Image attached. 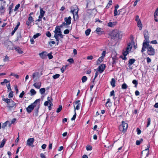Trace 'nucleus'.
I'll return each mask as SVG.
<instances>
[{
	"instance_id": "obj_14",
	"label": "nucleus",
	"mask_w": 158,
	"mask_h": 158,
	"mask_svg": "<svg viewBox=\"0 0 158 158\" xmlns=\"http://www.w3.org/2000/svg\"><path fill=\"white\" fill-rule=\"evenodd\" d=\"M5 11V7L1 5L0 7V13L1 14H3Z\"/></svg>"
},
{
	"instance_id": "obj_24",
	"label": "nucleus",
	"mask_w": 158,
	"mask_h": 158,
	"mask_svg": "<svg viewBox=\"0 0 158 158\" xmlns=\"http://www.w3.org/2000/svg\"><path fill=\"white\" fill-rule=\"evenodd\" d=\"M119 5H116L114 7V14L115 15H117L116 14L117 10V9L119 7Z\"/></svg>"
},
{
	"instance_id": "obj_47",
	"label": "nucleus",
	"mask_w": 158,
	"mask_h": 158,
	"mask_svg": "<svg viewBox=\"0 0 158 158\" xmlns=\"http://www.w3.org/2000/svg\"><path fill=\"white\" fill-rule=\"evenodd\" d=\"M92 149V147L90 145H88L86 147V149L87 151H90Z\"/></svg>"
},
{
	"instance_id": "obj_5",
	"label": "nucleus",
	"mask_w": 158,
	"mask_h": 158,
	"mask_svg": "<svg viewBox=\"0 0 158 158\" xmlns=\"http://www.w3.org/2000/svg\"><path fill=\"white\" fill-rule=\"evenodd\" d=\"M128 127V124L124 121L122 122V124L119 127V129L121 131L123 132H125L127 130Z\"/></svg>"
},
{
	"instance_id": "obj_54",
	"label": "nucleus",
	"mask_w": 158,
	"mask_h": 158,
	"mask_svg": "<svg viewBox=\"0 0 158 158\" xmlns=\"http://www.w3.org/2000/svg\"><path fill=\"white\" fill-rule=\"evenodd\" d=\"M46 36L48 37H50L51 36V33L49 31H48L46 32Z\"/></svg>"
},
{
	"instance_id": "obj_1",
	"label": "nucleus",
	"mask_w": 158,
	"mask_h": 158,
	"mask_svg": "<svg viewBox=\"0 0 158 158\" xmlns=\"http://www.w3.org/2000/svg\"><path fill=\"white\" fill-rule=\"evenodd\" d=\"M143 33L145 40H144L143 43V47L141 50V52H142L145 51L146 47L145 46V45L148 46V43H149V36L148 31L146 29L144 31Z\"/></svg>"
},
{
	"instance_id": "obj_38",
	"label": "nucleus",
	"mask_w": 158,
	"mask_h": 158,
	"mask_svg": "<svg viewBox=\"0 0 158 158\" xmlns=\"http://www.w3.org/2000/svg\"><path fill=\"white\" fill-rule=\"evenodd\" d=\"M127 84L124 83L122 85L121 88L122 89H125L127 88Z\"/></svg>"
},
{
	"instance_id": "obj_41",
	"label": "nucleus",
	"mask_w": 158,
	"mask_h": 158,
	"mask_svg": "<svg viewBox=\"0 0 158 158\" xmlns=\"http://www.w3.org/2000/svg\"><path fill=\"white\" fill-rule=\"evenodd\" d=\"M13 91H11L9 94V95H8V97L9 98H11L12 97H13V96H14V94H13Z\"/></svg>"
},
{
	"instance_id": "obj_12",
	"label": "nucleus",
	"mask_w": 158,
	"mask_h": 158,
	"mask_svg": "<svg viewBox=\"0 0 158 158\" xmlns=\"http://www.w3.org/2000/svg\"><path fill=\"white\" fill-rule=\"evenodd\" d=\"M39 73L38 72H36L32 74V78L33 79H35L34 80L35 82L36 81L37 78H39Z\"/></svg>"
},
{
	"instance_id": "obj_51",
	"label": "nucleus",
	"mask_w": 158,
	"mask_h": 158,
	"mask_svg": "<svg viewBox=\"0 0 158 158\" xmlns=\"http://www.w3.org/2000/svg\"><path fill=\"white\" fill-rule=\"evenodd\" d=\"M101 30H102L101 28H100V27H98L96 28V31L98 34H99V33H98L99 32H102L101 31Z\"/></svg>"
},
{
	"instance_id": "obj_10",
	"label": "nucleus",
	"mask_w": 158,
	"mask_h": 158,
	"mask_svg": "<svg viewBox=\"0 0 158 158\" xmlns=\"http://www.w3.org/2000/svg\"><path fill=\"white\" fill-rule=\"evenodd\" d=\"M47 52L45 51H43L41 53L39 54V55L43 59H45L47 58Z\"/></svg>"
},
{
	"instance_id": "obj_4",
	"label": "nucleus",
	"mask_w": 158,
	"mask_h": 158,
	"mask_svg": "<svg viewBox=\"0 0 158 158\" xmlns=\"http://www.w3.org/2000/svg\"><path fill=\"white\" fill-rule=\"evenodd\" d=\"M40 102V99H38L30 105H29L27 108V110L28 113H31L34 109V107L36 106L37 103H39Z\"/></svg>"
},
{
	"instance_id": "obj_6",
	"label": "nucleus",
	"mask_w": 158,
	"mask_h": 158,
	"mask_svg": "<svg viewBox=\"0 0 158 158\" xmlns=\"http://www.w3.org/2000/svg\"><path fill=\"white\" fill-rule=\"evenodd\" d=\"M146 47V48H147V53L148 55H154L155 54V51L154 49L152 47L151 45H150L148 43V46L145 45Z\"/></svg>"
},
{
	"instance_id": "obj_16",
	"label": "nucleus",
	"mask_w": 158,
	"mask_h": 158,
	"mask_svg": "<svg viewBox=\"0 0 158 158\" xmlns=\"http://www.w3.org/2000/svg\"><path fill=\"white\" fill-rule=\"evenodd\" d=\"M45 13V12L43 10V9L41 7H40V15L43 17Z\"/></svg>"
},
{
	"instance_id": "obj_29",
	"label": "nucleus",
	"mask_w": 158,
	"mask_h": 158,
	"mask_svg": "<svg viewBox=\"0 0 158 158\" xmlns=\"http://www.w3.org/2000/svg\"><path fill=\"white\" fill-rule=\"evenodd\" d=\"M87 80V78L86 76H83L81 79L82 82L83 83L85 82Z\"/></svg>"
},
{
	"instance_id": "obj_32",
	"label": "nucleus",
	"mask_w": 158,
	"mask_h": 158,
	"mask_svg": "<svg viewBox=\"0 0 158 158\" xmlns=\"http://www.w3.org/2000/svg\"><path fill=\"white\" fill-rule=\"evenodd\" d=\"M146 151H148L147 153L146 154V156H147L148 155L149 152V148L148 147L147 148L145 149V150H144L142 152H141L142 155H143V152H145Z\"/></svg>"
},
{
	"instance_id": "obj_58",
	"label": "nucleus",
	"mask_w": 158,
	"mask_h": 158,
	"mask_svg": "<svg viewBox=\"0 0 158 158\" xmlns=\"http://www.w3.org/2000/svg\"><path fill=\"white\" fill-rule=\"evenodd\" d=\"M20 25V23L19 22H18L17 25L15 26V28H14V29L17 30V29H18V28H19V27Z\"/></svg>"
},
{
	"instance_id": "obj_37",
	"label": "nucleus",
	"mask_w": 158,
	"mask_h": 158,
	"mask_svg": "<svg viewBox=\"0 0 158 158\" xmlns=\"http://www.w3.org/2000/svg\"><path fill=\"white\" fill-rule=\"evenodd\" d=\"M132 82L135 85V87L136 88L137 87V85L138 84L137 81L135 80H133Z\"/></svg>"
},
{
	"instance_id": "obj_50",
	"label": "nucleus",
	"mask_w": 158,
	"mask_h": 158,
	"mask_svg": "<svg viewBox=\"0 0 158 158\" xmlns=\"http://www.w3.org/2000/svg\"><path fill=\"white\" fill-rule=\"evenodd\" d=\"M41 35V34L40 33H38L35 35H34L33 36V38L35 39L39 37Z\"/></svg>"
},
{
	"instance_id": "obj_3",
	"label": "nucleus",
	"mask_w": 158,
	"mask_h": 158,
	"mask_svg": "<svg viewBox=\"0 0 158 158\" xmlns=\"http://www.w3.org/2000/svg\"><path fill=\"white\" fill-rule=\"evenodd\" d=\"M2 100L6 103L8 105L7 106L10 109H11L14 107H16V103L11 99L8 98H3Z\"/></svg>"
},
{
	"instance_id": "obj_44",
	"label": "nucleus",
	"mask_w": 158,
	"mask_h": 158,
	"mask_svg": "<svg viewBox=\"0 0 158 158\" xmlns=\"http://www.w3.org/2000/svg\"><path fill=\"white\" fill-rule=\"evenodd\" d=\"M9 58L6 55L5 56V58L3 59V61L5 62L6 61H9Z\"/></svg>"
},
{
	"instance_id": "obj_61",
	"label": "nucleus",
	"mask_w": 158,
	"mask_h": 158,
	"mask_svg": "<svg viewBox=\"0 0 158 158\" xmlns=\"http://www.w3.org/2000/svg\"><path fill=\"white\" fill-rule=\"evenodd\" d=\"M8 121H6V122L4 123H3L2 126V128H4L5 127L7 126V122Z\"/></svg>"
},
{
	"instance_id": "obj_62",
	"label": "nucleus",
	"mask_w": 158,
	"mask_h": 158,
	"mask_svg": "<svg viewBox=\"0 0 158 158\" xmlns=\"http://www.w3.org/2000/svg\"><path fill=\"white\" fill-rule=\"evenodd\" d=\"M69 31L68 29H66L64 30V33L65 34H67L69 33Z\"/></svg>"
},
{
	"instance_id": "obj_15",
	"label": "nucleus",
	"mask_w": 158,
	"mask_h": 158,
	"mask_svg": "<svg viewBox=\"0 0 158 158\" xmlns=\"http://www.w3.org/2000/svg\"><path fill=\"white\" fill-rule=\"evenodd\" d=\"M14 4L13 3H12L9 6L8 8L9 10V14L10 15L11 13L13 11L12 8L13 7Z\"/></svg>"
},
{
	"instance_id": "obj_52",
	"label": "nucleus",
	"mask_w": 158,
	"mask_h": 158,
	"mask_svg": "<svg viewBox=\"0 0 158 158\" xmlns=\"http://www.w3.org/2000/svg\"><path fill=\"white\" fill-rule=\"evenodd\" d=\"M122 9H120V10H119L118 11H117V13H116V14H117V15H115V14H114V16H115L117 15H119L120 14L121 12L122 11Z\"/></svg>"
},
{
	"instance_id": "obj_13",
	"label": "nucleus",
	"mask_w": 158,
	"mask_h": 158,
	"mask_svg": "<svg viewBox=\"0 0 158 158\" xmlns=\"http://www.w3.org/2000/svg\"><path fill=\"white\" fill-rule=\"evenodd\" d=\"M136 60L135 59H131L129 60L128 61V66L129 68H130V66L133 64L135 61Z\"/></svg>"
},
{
	"instance_id": "obj_26",
	"label": "nucleus",
	"mask_w": 158,
	"mask_h": 158,
	"mask_svg": "<svg viewBox=\"0 0 158 158\" xmlns=\"http://www.w3.org/2000/svg\"><path fill=\"white\" fill-rule=\"evenodd\" d=\"M132 48V47L131 46V44L130 43H129L127 45V46L126 48V50L128 51H130L131 50Z\"/></svg>"
},
{
	"instance_id": "obj_8",
	"label": "nucleus",
	"mask_w": 158,
	"mask_h": 158,
	"mask_svg": "<svg viewBox=\"0 0 158 158\" xmlns=\"http://www.w3.org/2000/svg\"><path fill=\"white\" fill-rule=\"evenodd\" d=\"M78 10H77L76 9L71 10L70 11V12L73 15V18L74 20H75V16H76V19L78 18Z\"/></svg>"
},
{
	"instance_id": "obj_30",
	"label": "nucleus",
	"mask_w": 158,
	"mask_h": 158,
	"mask_svg": "<svg viewBox=\"0 0 158 158\" xmlns=\"http://www.w3.org/2000/svg\"><path fill=\"white\" fill-rule=\"evenodd\" d=\"M91 30L90 29H88L85 31V34L86 36H88L90 34L91 32Z\"/></svg>"
},
{
	"instance_id": "obj_11",
	"label": "nucleus",
	"mask_w": 158,
	"mask_h": 158,
	"mask_svg": "<svg viewBox=\"0 0 158 158\" xmlns=\"http://www.w3.org/2000/svg\"><path fill=\"white\" fill-rule=\"evenodd\" d=\"M64 21L66 23V24L67 25H69L71 23V18L70 16L68 18L65 17L64 19Z\"/></svg>"
},
{
	"instance_id": "obj_17",
	"label": "nucleus",
	"mask_w": 158,
	"mask_h": 158,
	"mask_svg": "<svg viewBox=\"0 0 158 158\" xmlns=\"http://www.w3.org/2000/svg\"><path fill=\"white\" fill-rule=\"evenodd\" d=\"M33 86L36 88L39 89L41 86V83H35L33 84Z\"/></svg>"
},
{
	"instance_id": "obj_21",
	"label": "nucleus",
	"mask_w": 158,
	"mask_h": 158,
	"mask_svg": "<svg viewBox=\"0 0 158 158\" xmlns=\"http://www.w3.org/2000/svg\"><path fill=\"white\" fill-rule=\"evenodd\" d=\"M116 22H110L108 23V26L110 27H113L115 25Z\"/></svg>"
},
{
	"instance_id": "obj_27",
	"label": "nucleus",
	"mask_w": 158,
	"mask_h": 158,
	"mask_svg": "<svg viewBox=\"0 0 158 158\" xmlns=\"http://www.w3.org/2000/svg\"><path fill=\"white\" fill-rule=\"evenodd\" d=\"M6 143V140L5 139H3L1 143V144L0 145V148H2L4 146Z\"/></svg>"
},
{
	"instance_id": "obj_49",
	"label": "nucleus",
	"mask_w": 158,
	"mask_h": 158,
	"mask_svg": "<svg viewBox=\"0 0 158 158\" xmlns=\"http://www.w3.org/2000/svg\"><path fill=\"white\" fill-rule=\"evenodd\" d=\"M67 61L71 64H73L74 62V60L73 58L69 59Z\"/></svg>"
},
{
	"instance_id": "obj_42",
	"label": "nucleus",
	"mask_w": 158,
	"mask_h": 158,
	"mask_svg": "<svg viewBox=\"0 0 158 158\" xmlns=\"http://www.w3.org/2000/svg\"><path fill=\"white\" fill-rule=\"evenodd\" d=\"M81 104H78V105H77L76 107H75V106H74V110H79L80 109V107L81 106Z\"/></svg>"
},
{
	"instance_id": "obj_63",
	"label": "nucleus",
	"mask_w": 158,
	"mask_h": 158,
	"mask_svg": "<svg viewBox=\"0 0 158 158\" xmlns=\"http://www.w3.org/2000/svg\"><path fill=\"white\" fill-rule=\"evenodd\" d=\"M55 42L54 41H50V42H49V44L50 45L51 47L52 46V45L51 44H55Z\"/></svg>"
},
{
	"instance_id": "obj_57",
	"label": "nucleus",
	"mask_w": 158,
	"mask_h": 158,
	"mask_svg": "<svg viewBox=\"0 0 158 158\" xmlns=\"http://www.w3.org/2000/svg\"><path fill=\"white\" fill-rule=\"evenodd\" d=\"M114 95V90H112L111 92H110V96H113Z\"/></svg>"
},
{
	"instance_id": "obj_33",
	"label": "nucleus",
	"mask_w": 158,
	"mask_h": 158,
	"mask_svg": "<svg viewBox=\"0 0 158 158\" xmlns=\"http://www.w3.org/2000/svg\"><path fill=\"white\" fill-rule=\"evenodd\" d=\"M143 141V139H141L140 140H137L136 141V144L137 145H140V143Z\"/></svg>"
},
{
	"instance_id": "obj_2",
	"label": "nucleus",
	"mask_w": 158,
	"mask_h": 158,
	"mask_svg": "<svg viewBox=\"0 0 158 158\" xmlns=\"http://www.w3.org/2000/svg\"><path fill=\"white\" fill-rule=\"evenodd\" d=\"M110 35L111 39L115 41H118L119 39H121L122 37V35L117 31H113Z\"/></svg>"
},
{
	"instance_id": "obj_60",
	"label": "nucleus",
	"mask_w": 158,
	"mask_h": 158,
	"mask_svg": "<svg viewBox=\"0 0 158 158\" xmlns=\"http://www.w3.org/2000/svg\"><path fill=\"white\" fill-rule=\"evenodd\" d=\"M106 54V51H103L102 54V56H101V57H102L103 58H104L105 56V55Z\"/></svg>"
},
{
	"instance_id": "obj_48",
	"label": "nucleus",
	"mask_w": 158,
	"mask_h": 158,
	"mask_svg": "<svg viewBox=\"0 0 158 158\" xmlns=\"http://www.w3.org/2000/svg\"><path fill=\"white\" fill-rule=\"evenodd\" d=\"M52 53H50L47 54V56H48L49 59H51L53 58V56L52 55Z\"/></svg>"
},
{
	"instance_id": "obj_28",
	"label": "nucleus",
	"mask_w": 158,
	"mask_h": 158,
	"mask_svg": "<svg viewBox=\"0 0 158 158\" xmlns=\"http://www.w3.org/2000/svg\"><path fill=\"white\" fill-rule=\"evenodd\" d=\"M45 92V89L44 88H42L40 89V92L41 94H44Z\"/></svg>"
},
{
	"instance_id": "obj_64",
	"label": "nucleus",
	"mask_w": 158,
	"mask_h": 158,
	"mask_svg": "<svg viewBox=\"0 0 158 158\" xmlns=\"http://www.w3.org/2000/svg\"><path fill=\"white\" fill-rule=\"evenodd\" d=\"M136 131H137V133L138 135H139L141 133V131L138 128H137L136 129Z\"/></svg>"
},
{
	"instance_id": "obj_39",
	"label": "nucleus",
	"mask_w": 158,
	"mask_h": 158,
	"mask_svg": "<svg viewBox=\"0 0 158 158\" xmlns=\"http://www.w3.org/2000/svg\"><path fill=\"white\" fill-rule=\"evenodd\" d=\"M28 21H29L30 23H31L32 22H33L34 20L32 16H29L28 18Z\"/></svg>"
},
{
	"instance_id": "obj_22",
	"label": "nucleus",
	"mask_w": 158,
	"mask_h": 158,
	"mask_svg": "<svg viewBox=\"0 0 158 158\" xmlns=\"http://www.w3.org/2000/svg\"><path fill=\"white\" fill-rule=\"evenodd\" d=\"M103 58L100 57L97 60V64H99L101 63L103 60Z\"/></svg>"
},
{
	"instance_id": "obj_43",
	"label": "nucleus",
	"mask_w": 158,
	"mask_h": 158,
	"mask_svg": "<svg viewBox=\"0 0 158 158\" xmlns=\"http://www.w3.org/2000/svg\"><path fill=\"white\" fill-rule=\"evenodd\" d=\"M147 125L146 127H148L150 124L151 122V119L150 118H148L147 119Z\"/></svg>"
},
{
	"instance_id": "obj_31",
	"label": "nucleus",
	"mask_w": 158,
	"mask_h": 158,
	"mask_svg": "<svg viewBox=\"0 0 158 158\" xmlns=\"http://www.w3.org/2000/svg\"><path fill=\"white\" fill-rule=\"evenodd\" d=\"M112 4V2L111 0H110L109 1L108 3L107 4V6H106V8H108L110 7V5H111Z\"/></svg>"
},
{
	"instance_id": "obj_45",
	"label": "nucleus",
	"mask_w": 158,
	"mask_h": 158,
	"mask_svg": "<svg viewBox=\"0 0 158 158\" xmlns=\"http://www.w3.org/2000/svg\"><path fill=\"white\" fill-rule=\"evenodd\" d=\"M74 112H75L74 114L73 115V116L72 117V118H71V120L72 121H73V120H74L76 118V110H74Z\"/></svg>"
},
{
	"instance_id": "obj_19",
	"label": "nucleus",
	"mask_w": 158,
	"mask_h": 158,
	"mask_svg": "<svg viewBox=\"0 0 158 158\" xmlns=\"http://www.w3.org/2000/svg\"><path fill=\"white\" fill-rule=\"evenodd\" d=\"M110 84L113 87H115V79L113 78L111 79V81L110 82Z\"/></svg>"
},
{
	"instance_id": "obj_20",
	"label": "nucleus",
	"mask_w": 158,
	"mask_h": 158,
	"mask_svg": "<svg viewBox=\"0 0 158 158\" xmlns=\"http://www.w3.org/2000/svg\"><path fill=\"white\" fill-rule=\"evenodd\" d=\"M36 91L33 89H31L29 93L31 96H33L36 94Z\"/></svg>"
},
{
	"instance_id": "obj_56",
	"label": "nucleus",
	"mask_w": 158,
	"mask_h": 158,
	"mask_svg": "<svg viewBox=\"0 0 158 158\" xmlns=\"http://www.w3.org/2000/svg\"><path fill=\"white\" fill-rule=\"evenodd\" d=\"M54 37H55L56 39V40L57 41V43H56L57 45H58L59 43V39L58 36H56L55 35H54Z\"/></svg>"
},
{
	"instance_id": "obj_23",
	"label": "nucleus",
	"mask_w": 158,
	"mask_h": 158,
	"mask_svg": "<svg viewBox=\"0 0 158 158\" xmlns=\"http://www.w3.org/2000/svg\"><path fill=\"white\" fill-rule=\"evenodd\" d=\"M137 22V26L138 27H139V30H141L142 27V24L141 23V20L138 21Z\"/></svg>"
},
{
	"instance_id": "obj_25",
	"label": "nucleus",
	"mask_w": 158,
	"mask_h": 158,
	"mask_svg": "<svg viewBox=\"0 0 158 158\" xmlns=\"http://www.w3.org/2000/svg\"><path fill=\"white\" fill-rule=\"evenodd\" d=\"M54 32L55 33L54 35H55L56 36H58V34H62V32H61V30L58 31H56V30H55L54 31Z\"/></svg>"
},
{
	"instance_id": "obj_46",
	"label": "nucleus",
	"mask_w": 158,
	"mask_h": 158,
	"mask_svg": "<svg viewBox=\"0 0 158 158\" xmlns=\"http://www.w3.org/2000/svg\"><path fill=\"white\" fill-rule=\"evenodd\" d=\"M128 53L129 51L126 50L123 52V54L124 56H126Z\"/></svg>"
},
{
	"instance_id": "obj_7",
	"label": "nucleus",
	"mask_w": 158,
	"mask_h": 158,
	"mask_svg": "<svg viewBox=\"0 0 158 158\" xmlns=\"http://www.w3.org/2000/svg\"><path fill=\"white\" fill-rule=\"evenodd\" d=\"M34 140L35 139L34 138L28 139L27 141V145L31 146L32 147H34L33 143Z\"/></svg>"
},
{
	"instance_id": "obj_9",
	"label": "nucleus",
	"mask_w": 158,
	"mask_h": 158,
	"mask_svg": "<svg viewBox=\"0 0 158 158\" xmlns=\"http://www.w3.org/2000/svg\"><path fill=\"white\" fill-rule=\"evenodd\" d=\"M106 68V65L104 64H101L98 67V71L99 73H101L104 71Z\"/></svg>"
},
{
	"instance_id": "obj_35",
	"label": "nucleus",
	"mask_w": 158,
	"mask_h": 158,
	"mask_svg": "<svg viewBox=\"0 0 158 158\" xmlns=\"http://www.w3.org/2000/svg\"><path fill=\"white\" fill-rule=\"evenodd\" d=\"M67 66V65H66L65 66H63L61 68V71L62 73H63L64 72V70L66 69Z\"/></svg>"
},
{
	"instance_id": "obj_55",
	"label": "nucleus",
	"mask_w": 158,
	"mask_h": 158,
	"mask_svg": "<svg viewBox=\"0 0 158 158\" xmlns=\"http://www.w3.org/2000/svg\"><path fill=\"white\" fill-rule=\"evenodd\" d=\"M10 75L11 76H14L17 79L19 78V76L18 75L15 74L14 73H11Z\"/></svg>"
},
{
	"instance_id": "obj_40",
	"label": "nucleus",
	"mask_w": 158,
	"mask_h": 158,
	"mask_svg": "<svg viewBox=\"0 0 158 158\" xmlns=\"http://www.w3.org/2000/svg\"><path fill=\"white\" fill-rule=\"evenodd\" d=\"M20 4H18L16 6H15V8L14 9V11H15L17 10L19 8L20 6Z\"/></svg>"
},
{
	"instance_id": "obj_34",
	"label": "nucleus",
	"mask_w": 158,
	"mask_h": 158,
	"mask_svg": "<svg viewBox=\"0 0 158 158\" xmlns=\"http://www.w3.org/2000/svg\"><path fill=\"white\" fill-rule=\"evenodd\" d=\"M60 76V75L59 74H56L53 76L52 77L54 79H55L58 78Z\"/></svg>"
},
{
	"instance_id": "obj_36",
	"label": "nucleus",
	"mask_w": 158,
	"mask_h": 158,
	"mask_svg": "<svg viewBox=\"0 0 158 158\" xmlns=\"http://www.w3.org/2000/svg\"><path fill=\"white\" fill-rule=\"evenodd\" d=\"M62 106L60 105L59 107L56 110V112L57 113L60 112L62 110Z\"/></svg>"
},
{
	"instance_id": "obj_18",
	"label": "nucleus",
	"mask_w": 158,
	"mask_h": 158,
	"mask_svg": "<svg viewBox=\"0 0 158 158\" xmlns=\"http://www.w3.org/2000/svg\"><path fill=\"white\" fill-rule=\"evenodd\" d=\"M15 49L16 51H17L19 53L21 54L23 53V52L22 51L21 48L19 47H15Z\"/></svg>"
},
{
	"instance_id": "obj_59",
	"label": "nucleus",
	"mask_w": 158,
	"mask_h": 158,
	"mask_svg": "<svg viewBox=\"0 0 158 158\" xmlns=\"http://www.w3.org/2000/svg\"><path fill=\"white\" fill-rule=\"evenodd\" d=\"M25 94V92L24 91H23L20 94L19 97L20 98H22L23 97V95Z\"/></svg>"
},
{
	"instance_id": "obj_53",
	"label": "nucleus",
	"mask_w": 158,
	"mask_h": 158,
	"mask_svg": "<svg viewBox=\"0 0 158 158\" xmlns=\"http://www.w3.org/2000/svg\"><path fill=\"white\" fill-rule=\"evenodd\" d=\"M39 107H40V104H39V105L37 107V108H35V113L37 115L38 113V110H39Z\"/></svg>"
}]
</instances>
